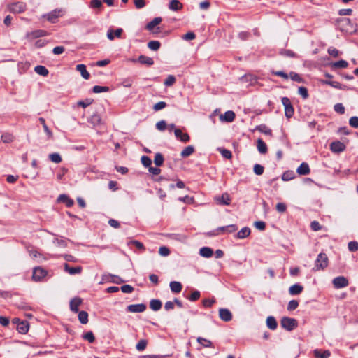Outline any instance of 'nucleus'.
I'll return each mask as SVG.
<instances>
[{
	"label": "nucleus",
	"instance_id": "f257e3e1",
	"mask_svg": "<svg viewBox=\"0 0 358 358\" xmlns=\"http://www.w3.org/2000/svg\"><path fill=\"white\" fill-rule=\"evenodd\" d=\"M329 259L325 253L321 252L317 255L315 262V266L313 270L317 271L319 270H324L328 266Z\"/></svg>",
	"mask_w": 358,
	"mask_h": 358
},
{
	"label": "nucleus",
	"instance_id": "f03ea898",
	"mask_svg": "<svg viewBox=\"0 0 358 358\" xmlns=\"http://www.w3.org/2000/svg\"><path fill=\"white\" fill-rule=\"evenodd\" d=\"M280 324L287 331H292L297 327L298 322L296 319L290 318L288 317H283L281 319Z\"/></svg>",
	"mask_w": 358,
	"mask_h": 358
},
{
	"label": "nucleus",
	"instance_id": "7ed1b4c3",
	"mask_svg": "<svg viewBox=\"0 0 358 358\" xmlns=\"http://www.w3.org/2000/svg\"><path fill=\"white\" fill-rule=\"evenodd\" d=\"M282 103L285 108V116L287 118H290L291 117H292L294 115V108L289 99L287 97H282Z\"/></svg>",
	"mask_w": 358,
	"mask_h": 358
},
{
	"label": "nucleus",
	"instance_id": "20e7f679",
	"mask_svg": "<svg viewBox=\"0 0 358 358\" xmlns=\"http://www.w3.org/2000/svg\"><path fill=\"white\" fill-rule=\"evenodd\" d=\"M47 35H48V32L46 31L42 30V29H37V30H34L33 31L27 33L25 37L28 41H31L36 38L43 37Z\"/></svg>",
	"mask_w": 358,
	"mask_h": 358
},
{
	"label": "nucleus",
	"instance_id": "39448f33",
	"mask_svg": "<svg viewBox=\"0 0 358 358\" xmlns=\"http://www.w3.org/2000/svg\"><path fill=\"white\" fill-rule=\"evenodd\" d=\"M238 229L235 224H230L224 227H218L215 231H213L210 235L216 236L222 233H232Z\"/></svg>",
	"mask_w": 358,
	"mask_h": 358
},
{
	"label": "nucleus",
	"instance_id": "423d86ee",
	"mask_svg": "<svg viewBox=\"0 0 358 358\" xmlns=\"http://www.w3.org/2000/svg\"><path fill=\"white\" fill-rule=\"evenodd\" d=\"M26 8V3L24 2H16L9 5V10L13 13H23Z\"/></svg>",
	"mask_w": 358,
	"mask_h": 358
},
{
	"label": "nucleus",
	"instance_id": "0eeeda50",
	"mask_svg": "<svg viewBox=\"0 0 358 358\" xmlns=\"http://www.w3.org/2000/svg\"><path fill=\"white\" fill-rule=\"evenodd\" d=\"M333 285L336 289L345 287L348 285V280L343 276L336 277L333 280Z\"/></svg>",
	"mask_w": 358,
	"mask_h": 358
},
{
	"label": "nucleus",
	"instance_id": "6e6552de",
	"mask_svg": "<svg viewBox=\"0 0 358 358\" xmlns=\"http://www.w3.org/2000/svg\"><path fill=\"white\" fill-rule=\"evenodd\" d=\"M47 274L45 270L42 268L38 267L35 268L33 271L32 278L35 281L41 280L43 277H45Z\"/></svg>",
	"mask_w": 358,
	"mask_h": 358
},
{
	"label": "nucleus",
	"instance_id": "1a4fd4ad",
	"mask_svg": "<svg viewBox=\"0 0 358 358\" xmlns=\"http://www.w3.org/2000/svg\"><path fill=\"white\" fill-rule=\"evenodd\" d=\"M236 115L234 111L228 110L224 114L220 115V120L225 122H232L235 119Z\"/></svg>",
	"mask_w": 358,
	"mask_h": 358
},
{
	"label": "nucleus",
	"instance_id": "9d476101",
	"mask_svg": "<svg viewBox=\"0 0 358 358\" xmlns=\"http://www.w3.org/2000/svg\"><path fill=\"white\" fill-rule=\"evenodd\" d=\"M219 316L224 322H229L232 319V314L227 308H220L219 310Z\"/></svg>",
	"mask_w": 358,
	"mask_h": 358
},
{
	"label": "nucleus",
	"instance_id": "9b49d317",
	"mask_svg": "<svg viewBox=\"0 0 358 358\" xmlns=\"http://www.w3.org/2000/svg\"><path fill=\"white\" fill-rule=\"evenodd\" d=\"M145 309L146 306L143 303L131 304L127 306V310L130 313H143Z\"/></svg>",
	"mask_w": 358,
	"mask_h": 358
},
{
	"label": "nucleus",
	"instance_id": "f8f14e48",
	"mask_svg": "<svg viewBox=\"0 0 358 358\" xmlns=\"http://www.w3.org/2000/svg\"><path fill=\"white\" fill-rule=\"evenodd\" d=\"M330 149L333 152L339 153L345 149V145L340 141H335L331 143Z\"/></svg>",
	"mask_w": 358,
	"mask_h": 358
},
{
	"label": "nucleus",
	"instance_id": "ddd939ff",
	"mask_svg": "<svg viewBox=\"0 0 358 358\" xmlns=\"http://www.w3.org/2000/svg\"><path fill=\"white\" fill-rule=\"evenodd\" d=\"M122 32L123 29L122 28H118L115 31H113V29H110L107 31V38L110 41H113L115 39V37L120 38H121Z\"/></svg>",
	"mask_w": 358,
	"mask_h": 358
},
{
	"label": "nucleus",
	"instance_id": "4468645a",
	"mask_svg": "<svg viewBox=\"0 0 358 358\" xmlns=\"http://www.w3.org/2000/svg\"><path fill=\"white\" fill-rule=\"evenodd\" d=\"M174 134L176 137L183 143H187L189 141V136L187 133H182L180 129H174Z\"/></svg>",
	"mask_w": 358,
	"mask_h": 358
},
{
	"label": "nucleus",
	"instance_id": "2eb2a0df",
	"mask_svg": "<svg viewBox=\"0 0 358 358\" xmlns=\"http://www.w3.org/2000/svg\"><path fill=\"white\" fill-rule=\"evenodd\" d=\"M215 201L219 204L228 206L230 204L231 199L229 195L227 193H224L221 196H216L215 198Z\"/></svg>",
	"mask_w": 358,
	"mask_h": 358
},
{
	"label": "nucleus",
	"instance_id": "dca6fc26",
	"mask_svg": "<svg viewBox=\"0 0 358 358\" xmlns=\"http://www.w3.org/2000/svg\"><path fill=\"white\" fill-rule=\"evenodd\" d=\"M82 303V299L79 297H74L70 301V309L74 313L78 312V307Z\"/></svg>",
	"mask_w": 358,
	"mask_h": 358
},
{
	"label": "nucleus",
	"instance_id": "f3484780",
	"mask_svg": "<svg viewBox=\"0 0 358 358\" xmlns=\"http://www.w3.org/2000/svg\"><path fill=\"white\" fill-rule=\"evenodd\" d=\"M303 287L298 283L292 285L289 288V293L291 295H298L302 292Z\"/></svg>",
	"mask_w": 358,
	"mask_h": 358
},
{
	"label": "nucleus",
	"instance_id": "a211bd4d",
	"mask_svg": "<svg viewBox=\"0 0 358 358\" xmlns=\"http://www.w3.org/2000/svg\"><path fill=\"white\" fill-rule=\"evenodd\" d=\"M76 70L79 71L82 76V77L87 80L90 77V73L86 69V66L85 64H78L76 67Z\"/></svg>",
	"mask_w": 358,
	"mask_h": 358
},
{
	"label": "nucleus",
	"instance_id": "6ab92c4d",
	"mask_svg": "<svg viewBox=\"0 0 358 358\" xmlns=\"http://www.w3.org/2000/svg\"><path fill=\"white\" fill-rule=\"evenodd\" d=\"M299 175H307L310 173V170L307 163L303 162L296 169Z\"/></svg>",
	"mask_w": 358,
	"mask_h": 358
},
{
	"label": "nucleus",
	"instance_id": "aec40b11",
	"mask_svg": "<svg viewBox=\"0 0 358 358\" xmlns=\"http://www.w3.org/2000/svg\"><path fill=\"white\" fill-rule=\"evenodd\" d=\"M64 270L71 275H75L80 273L82 271L81 266L70 267L68 264H64Z\"/></svg>",
	"mask_w": 358,
	"mask_h": 358
},
{
	"label": "nucleus",
	"instance_id": "412c9836",
	"mask_svg": "<svg viewBox=\"0 0 358 358\" xmlns=\"http://www.w3.org/2000/svg\"><path fill=\"white\" fill-rule=\"evenodd\" d=\"M169 8L173 11H178L182 8V4L178 0H171Z\"/></svg>",
	"mask_w": 358,
	"mask_h": 358
},
{
	"label": "nucleus",
	"instance_id": "4be33fe9",
	"mask_svg": "<svg viewBox=\"0 0 358 358\" xmlns=\"http://www.w3.org/2000/svg\"><path fill=\"white\" fill-rule=\"evenodd\" d=\"M169 286L171 292L173 293H180L182 289V284L177 281L171 282Z\"/></svg>",
	"mask_w": 358,
	"mask_h": 358
},
{
	"label": "nucleus",
	"instance_id": "5701e85b",
	"mask_svg": "<svg viewBox=\"0 0 358 358\" xmlns=\"http://www.w3.org/2000/svg\"><path fill=\"white\" fill-rule=\"evenodd\" d=\"M213 254V250L208 247H203L199 250V255L203 257L209 258L212 257Z\"/></svg>",
	"mask_w": 358,
	"mask_h": 358
},
{
	"label": "nucleus",
	"instance_id": "b1692460",
	"mask_svg": "<svg viewBox=\"0 0 358 358\" xmlns=\"http://www.w3.org/2000/svg\"><path fill=\"white\" fill-rule=\"evenodd\" d=\"M313 353L315 358H329L331 355L329 350L321 352L320 350L316 349L313 351Z\"/></svg>",
	"mask_w": 358,
	"mask_h": 358
},
{
	"label": "nucleus",
	"instance_id": "393cba45",
	"mask_svg": "<svg viewBox=\"0 0 358 358\" xmlns=\"http://www.w3.org/2000/svg\"><path fill=\"white\" fill-rule=\"evenodd\" d=\"M250 232L251 231L249 227H243L237 233L236 237L240 239L245 238L250 236Z\"/></svg>",
	"mask_w": 358,
	"mask_h": 358
},
{
	"label": "nucleus",
	"instance_id": "a878e982",
	"mask_svg": "<svg viewBox=\"0 0 358 358\" xmlns=\"http://www.w3.org/2000/svg\"><path fill=\"white\" fill-rule=\"evenodd\" d=\"M162 19L160 17H155L151 22L146 25V29L149 31H152L157 25L161 23Z\"/></svg>",
	"mask_w": 358,
	"mask_h": 358
},
{
	"label": "nucleus",
	"instance_id": "bb28decb",
	"mask_svg": "<svg viewBox=\"0 0 358 358\" xmlns=\"http://www.w3.org/2000/svg\"><path fill=\"white\" fill-rule=\"evenodd\" d=\"M138 61L142 64H146L148 66H151L154 64L152 58L145 55H140L138 58Z\"/></svg>",
	"mask_w": 358,
	"mask_h": 358
},
{
	"label": "nucleus",
	"instance_id": "cd10ccee",
	"mask_svg": "<svg viewBox=\"0 0 358 358\" xmlns=\"http://www.w3.org/2000/svg\"><path fill=\"white\" fill-rule=\"evenodd\" d=\"M266 325L267 327L271 329L275 330L277 328L278 324L276 320L273 316H268L266 318Z\"/></svg>",
	"mask_w": 358,
	"mask_h": 358
},
{
	"label": "nucleus",
	"instance_id": "c85d7f7f",
	"mask_svg": "<svg viewBox=\"0 0 358 358\" xmlns=\"http://www.w3.org/2000/svg\"><path fill=\"white\" fill-rule=\"evenodd\" d=\"M162 306V302L159 299H152L150 302V308L154 311L160 310Z\"/></svg>",
	"mask_w": 358,
	"mask_h": 358
},
{
	"label": "nucleus",
	"instance_id": "c756f323",
	"mask_svg": "<svg viewBox=\"0 0 358 358\" xmlns=\"http://www.w3.org/2000/svg\"><path fill=\"white\" fill-rule=\"evenodd\" d=\"M34 71L37 74L43 76H48V73H49L48 69L45 66H41V65H38V66H35Z\"/></svg>",
	"mask_w": 358,
	"mask_h": 358
},
{
	"label": "nucleus",
	"instance_id": "7c9ffc66",
	"mask_svg": "<svg viewBox=\"0 0 358 358\" xmlns=\"http://www.w3.org/2000/svg\"><path fill=\"white\" fill-rule=\"evenodd\" d=\"M17 329L20 334H26L29 330V324L27 322H22L17 326Z\"/></svg>",
	"mask_w": 358,
	"mask_h": 358
},
{
	"label": "nucleus",
	"instance_id": "2f4dec72",
	"mask_svg": "<svg viewBox=\"0 0 358 358\" xmlns=\"http://www.w3.org/2000/svg\"><path fill=\"white\" fill-rule=\"evenodd\" d=\"M61 10H55L47 15V20L51 22H55V20L60 16Z\"/></svg>",
	"mask_w": 358,
	"mask_h": 358
},
{
	"label": "nucleus",
	"instance_id": "473e14b6",
	"mask_svg": "<svg viewBox=\"0 0 358 358\" xmlns=\"http://www.w3.org/2000/svg\"><path fill=\"white\" fill-rule=\"evenodd\" d=\"M58 201L60 202H64L66 203V206L71 207L73 204V201L71 199H69L66 195L65 194H61L58 197Z\"/></svg>",
	"mask_w": 358,
	"mask_h": 358
},
{
	"label": "nucleus",
	"instance_id": "72a5a7b5",
	"mask_svg": "<svg viewBox=\"0 0 358 358\" xmlns=\"http://www.w3.org/2000/svg\"><path fill=\"white\" fill-rule=\"evenodd\" d=\"M89 122L93 124V126H98L101 124V118L99 115L96 113L91 116Z\"/></svg>",
	"mask_w": 358,
	"mask_h": 358
},
{
	"label": "nucleus",
	"instance_id": "f704fd0d",
	"mask_svg": "<svg viewBox=\"0 0 358 358\" xmlns=\"http://www.w3.org/2000/svg\"><path fill=\"white\" fill-rule=\"evenodd\" d=\"M257 149L261 154H265L267 152L266 143L260 138L257 140Z\"/></svg>",
	"mask_w": 358,
	"mask_h": 358
},
{
	"label": "nucleus",
	"instance_id": "c9c22d12",
	"mask_svg": "<svg viewBox=\"0 0 358 358\" xmlns=\"http://www.w3.org/2000/svg\"><path fill=\"white\" fill-rule=\"evenodd\" d=\"M194 152V148L192 145H188L181 152L180 155L182 157H187Z\"/></svg>",
	"mask_w": 358,
	"mask_h": 358
},
{
	"label": "nucleus",
	"instance_id": "e433bc0d",
	"mask_svg": "<svg viewBox=\"0 0 358 358\" xmlns=\"http://www.w3.org/2000/svg\"><path fill=\"white\" fill-rule=\"evenodd\" d=\"M78 320L81 324H87L88 322V313L84 310L79 312Z\"/></svg>",
	"mask_w": 358,
	"mask_h": 358
},
{
	"label": "nucleus",
	"instance_id": "4c0bfd02",
	"mask_svg": "<svg viewBox=\"0 0 358 358\" xmlns=\"http://www.w3.org/2000/svg\"><path fill=\"white\" fill-rule=\"evenodd\" d=\"M196 341L199 344L202 345L204 348L213 347V343L208 339L203 338L202 337H198Z\"/></svg>",
	"mask_w": 358,
	"mask_h": 358
},
{
	"label": "nucleus",
	"instance_id": "58836bf2",
	"mask_svg": "<svg viewBox=\"0 0 358 358\" xmlns=\"http://www.w3.org/2000/svg\"><path fill=\"white\" fill-rule=\"evenodd\" d=\"M161 43L158 41H150L148 43V47L153 51H157L159 49Z\"/></svg>",
	"mask_w": 358,
	"mask_h": 358
},
{
	"label": "nucleus",
	"instance_id": "ea45409f",
	"mask_svg": "<svg viewBox=\"0 0 358 358\" xmlns=\"http://www.w3.org/2000/svg\"><path fill=\"white\" fill-rule=\"evenodd\" d=\"M1 138L3 143H9L14 141V136L10 133H4L1 135Z\"/></svg>",
	"mask_w": 358,
	"mask_h": 358
},
{
	"label": "nucleus",
	"instance_id": "a19ab883",
	"mask_svg": "<svg viewBox=\"0 0 358 358\" xmlns=\"http://www.w3.org/2000/svg\"><path fill=\"white\" fill-rule=\"evenodd\" d=\"M50 159L56 164H59L62 162V157L59 154L55 152L49 155Z\"/></svg>",
	"mask_w": 358,
	"mask_h": 358
},
{
	"label": "nucleus",
	"instance_id": "79ce46f5",
	"mask_svg": "<svg viewBox=\"0 0 358 358\" xmlns=\"http://www.w3.org/2000/svg\"><path fill=\"white\" fill-rule=\"evenodd\" d=\"M148 341L145 339L140 340L136 345V348L138 351H143L145 349Z\"/></svg>",
	"mask_w": 358,
	"mask_h": 358
},
{
	"label": "nucleus",
	"instance_id": "37998d69",
	"mask_svg": "<svg viewBox=\"0 0 358 358\" xmlns=\"http://www.w3.org/2000/svg\"><path fill=\"white\" fill-rule=\"evenodd\" d=\"M154 162L157 166L162 165L164 162L163 155L161 153H157L155 156Z\"/></svg>",
	"mask_w": 358,
	"mask_h": 358
},
{
	"label": "nucleus",
	"instance_id": "c03bdc74",
	"mask_svg": "<svg viewBox=\"0 0 358 358\" xmlns=\"http://www.w3.org/2000/svg\"><path fill=\"white\" fill-rule=\"evenodd\" d=\"M257 129L258 131H259L260 132L264 133L266 135H271V134H272L271 130L264 124L257 126Z\"/></svg>",
	"mask_w": 358,
	"mask_h": 358
},
{
	"label": "nucleus",
	"instance_id": "a18cd8bd",
	"mask_svg": "<svg viewBox=\"0 0 358 358\" xmlns=\"http://www.w3.org/2000/svg\"><path fill=\"white\" fill-rule=\"evenodd\" d=\"M348 66V63L345 60H339L332 64V66L334 68H346Z\"/></svg>",
	"mask_w": 358,
	"mask_h": 358
},
{
	"label": "nucleus",
	"instance_id": "49530a36",
	"mask_svg": "<svg viewBox=\"0 0 358 358\" xmlns=\"http://www.w3.org/2000/svg\"><path fill=\"white\" fill-rule=\"evenodd\" d=\"M108 90H109V88L106 86L95 85L92 88V91L94 93L105 92H108Z\"/></svg>",
	"mask_w": 358,
	"mask_h": 358
},
{
	"label": "nucleus",
	"instance_id": "de8ad7c7",
	"mask_svg": "<svg viewBox=\"0 0 358 358\" xmlns=\"http://www.w3.org/2000/svg\"><path fill=\"white\" fill-rule=\"evenodd\" d=\"M113 278H118V276L113 275L111 274H103L102 275V280L100 282V284L106 282H111L112 279Z\"/></svg>",
	"mask_w": 358,
	"mask_h": 358
},
{
	"label": "nucleus",
	"instance_id": "09e8293b",
	"mask_svg": "<svg viewBox=\"0 0 358 358\" xmlns=\"http://www.w3.org/2000/svg\"><path fill=\"white\" fill-rule=\"evenodd\" d=\"M298 93L300 94L303 99H306L308 97V90L305 87H299L298 89Z\"/></svg>",
	"mask_w": 358,
	"mask_h": 358
},
{
	"label": "nucleus",
	"instance_id": "8fccbe9b",
	"mask_svg": "<svg viewBox=\"0 0 358 358\" xmlns=\"http://www.w3.org/2000/svg\"><path fill=\"white\" fill-rule=\"evenodd\" d=\"M253 171L256 175L260 176L264 173V168L262 165L256 164L253 167Z\"/></svg>",
	"mask_w": 358,
	"mask_h": 358
},
{
	"label": "nucleus",
	"instance_id": "3c124183",
	"mask_svg": "<svg viewBox=\"0 0 358 358\" xmlns=\"http://www.w3.org/2000/svg\"><path fill=\"white\" fill-rule=\"evenodd\" d=\"M329 85L340 90H348V87L345 85H341L340 83L337 81H331V83H329Z\"/></svg>",
	"mask_w": 358,
	"mask_h": 358
},
{
	"label": "nucleus",
	"instance_id": "603ef678",
	"mask_svg": "<svg viewBox=\"0 0 358 358\" xmlns=\"http://www.w3.org/2000/svg\"><path fill=\"white\" fill-rule=\"evenodd\" d=\"M175 82L176 78L172 75H169L164 80V84L166 86H171L175 83Z\"/></svg>",
	"mask_w": 358,
	"mask_h": 358
},
{
	"label": "nucleus",
	"instance_id": "864d4df0",
	"mask_svg": "<svg viewBox=\"0 0 358 358\" xmlns=\"http://www.w3.org/2000/svg\"><path fill=\"white\" fill-rule=\"evenodd\" d=\"M220 152L222 155L226 159H231L232 157V154L230 150L224 149V148H219Z\"/></svg>",
	"mask_w": 358,
	"mask_h": 358
},
{
	"label": "nucleus",
	"instance_id": "5fc2aeb1",
	"mask_svg": "<svg viewBox=\"0 0 358 358\" xmlns=\"http://www.w3.org/2000/svg\"><path fill=\"white\" fill-rule=\"evenodd\" d=\"M141 163L145 167H150L152 164V161L150 157L148 156H142L141 157Z\"/></svg>",
	"mask_w": 358,
	"mask_h": 358
},
{
	"label": "nucleus",
	"instance_id": "6e6d98bb",
	"mask_svg": "<svg viewBox=\"0 0 358 358\" xmlns=\"http://www.w3.org/2000/svg\"><path fill=\"white\" fill-rule=\"evenodd\" d=\"M159 254L162 257H166L170 254V250L167 247L162 246L159 249Z\"/></svg>",
	"mask_w": 358,
	"mask_h": 358
},
{
	"label": "nucleus",
	"instance_id": "4d7b16f0",
	"mask_svg": "<svg viewBox=\"0 0 358 358\" xmlns=\"http://www.w3.org/2000/svg\"><path fill=\"white\" fill-rule=\"evenodd\" d=\"M299 306V302L296 300H292L288 303L287 305V310H295Z\"/></svg>",
	"mask_w": 358,
	"mask_h": 358
},
{
	"label": "nucleus",
	"instance_id": "13d9d810",
	"mask_svg": "<svg viewBox=\"0 0 358 358\" xmlns=\"http://www.w3.org/2000/svg\"><path fill=\"white\" fill-rule=\"evenodd\" d=\"M156 128L159 130V131H164L166 128V122L165 120H160L158 122H157L156 124Z\"/></svg>",
	"mask_w": 358,
	"mask_h": 358
},
{
	"label": "nucleus",
	"instance_id": "bf43d9fd",
	"mask_svg": "<svg viewBox=\"0 0 358 358\" xmlns=\"http://www.w3.org/2000/svg\"><path fill=\"white\" fill-rule=\"evenodd\" d=\"M83 338L90 343H93L95 340L94 336L92 331H88L83 335Z\"/></svg>",
	"mask_w": 358,
	"mask_h": 358
},
{
	"label": "nucleus",
	"instance_id": "052dcab7",
	"mask_svg": "<svg viewBox=\"0 0 358 358\" xmlns=\"http://www.w3.org/2000/svg\"><path fill=\"white\" fill-rule=\"evenodd\" d=\"M348 249L351 252L358 250V243L357 241H350L348 243Z\"/></svg>",
	"mask_w": 358,
	"mask_h": 358
},
{
	"label": "nucleus",
	"instance_id": "680f3d73",
	"mask_svg": "<svg viewBox=\"0 0 358 358\" xmlns=\"http://www.w3.org/2000/svg\"><path fill=\"white\" fill-rule=\"evenodd\" d=\"M166 106V102L159 101L154 105L153 109L155 111H158V110H160L164 108Z\"/></svg>",
	"mask_w": 358,
	"mask_h": 358
},
{
	"label": "nucleus",
	"instance_id": "e2e57ef3",
	"mask_svg": "<svg viewBox=\"0 0 358 358\" xmlns=\"http://www.w3.org/2000/svg\"><path fill=\"white\" fill-rule=\"evenodd\" d=\"M200 292L197 290L194 291L191 295L188 297V299L192 301H195L198 300L200 297Z\"/></svg>",
	"mask_w": 358,
	"mask_h": 358
},
{
	"label": "nucleus",
	"instance_id": "0e129e2a",
	"mask_svg": "<svg viewBox=\"0 0 358 358\" xmlns=\"http://www.w3.org/2000/svg\"><path fill=\"white\" fill-rule=\"evenodd\" d=\"M254 226L256 227V229L263 231L266 228V224L263 221H256L254 223Z\"/></svg>",
	"mask_w": 358,
	"mask_h": 358
},
{
	"label": "nucleus",
	"instance_id": "69168bd1",
	"mask_svg": "<svg viewBox=\"0 0 358 358\" xmlns=\"http://www.w3.org/2000/svg\"><path fill=\"white\" fill-rule=\"evenodd\" d=\"M203 306L205 307H210L215 303V299H205L202 301Z\"/></svg>",
	"mask_w": 358,
	"mask_h": 358
},
{
	"label": "nucleus",
	"instance_id": "338daca9",
	"mask_svg": "<svg viewBox=\"0 0 358 358\" xmlns=\"http://www.w3.org/2000/svg\"><path fill=\"white\" fill-rule=\"evenodd\" d=\"M349 124L352 127L358 128V117L353 116L349 120Z\"/></svg>",
	"mask_w": 358,
	"mask_h": 358
},
{
	"label": "nucleus",
	"instance_id": "774afa93",
	"mask_svg": "<svg viewBox=\"0 0 358 358\" xmlns=\"http://www.w3.org/2000/svg\"><path fill=\"white\" fill-rule=\"evenodd\" d=\"M289 78L292 80L296 81L298 83H301L302 82V78L300 77V76L298 73H296L295 72H291L289 73Z\"/></svg>",
	"mask_w": 358,
	"mask_h": 358
}]
</instances>
